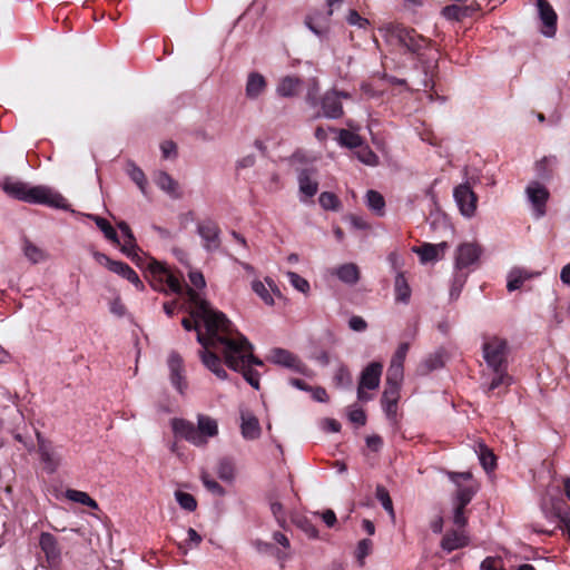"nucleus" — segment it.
Returning <instances> with one entry per match:
<instances>
[{
  "label": "nucleus",
  "instance_id": "8",
  "mask_svg": "<svg viewBox=\"0 0 570 570\" xmlns=\"http://www.w3.org/2000/svg\"><path fill=\"white\" fill-rule=\"evenodd\" d=\"M168 368H169V379L171 385L180 393L185 394L188 383L185 376L184 370V361L181 356L173 351L168 356Z\"/></svg>",
  "mask_w": 570,
  "mask_h": 570
},
{
  "label": "nucleus",
  "instance_id": "52",
  "mask_svg": "<svg viewBox=\"0 0 570 570\" xmlns=\"http://www.w3.org/2000/svg\"><path fill=\"white\" fill-rule=\"evenodd\" d=\"M189 302L193 304V309L190 311V317L193 318V321L189 320V318H183L181 320V325H183V327L186 331H193L194 330L198 334V333H202L200 328H199V323L202 322L204 324V320L203 318H196V317L193 316L194 311H196V303L193 302L190 298H189Z\"/></svg>",
  "mask_w": 570,
  "mask_h": 570
},
{
  "label": "nucleus",
  "instance_id": "56",
  "mask_svg": "<svg viewBox=\"0 0 570 570\" xmlns=\"http://www.w3.org/2000/svg\"><path fill=\"white\" fill-rule=\"evenodd\" d=\"M409 348V343H401L391 360V364L403 366Z\"/></svg>",
  "mask_w": 570,
  "mask_h": 570
},
{
  "label": "nucleus",
  "instance_id": "59",
  "mask_svg": "<svg viewBox=\"0 0 570 570\" xmlns=\"http://www.w3.org/2000/svg\"><path fill=\"white\" fill-rule=\"evenodd\" d=\"M465 508L454 504L453 511V523L459 528H464L468 523V519L464 514Z\"/></svg>",
  "mask_w": 570,
  "mask_h": 570
},
{
  "label": "nucleus",
  "instance_id": "64",
  "mask_svg": "<svg viewBox=\"0 0 570 570\" xmlns=\"http://www.w3.org/2000/svg\"><path fill=\"white\" fill-rule=\"evenodd\" d=\"M348 326L352 331L363 332L367 328V323L363 317L354 315L350 318Z\"/></svg>",
  "mask_w": 570,
  "mask_h": 570
},
{
  "label": "nucleus",
  "instance_id": "44",
  "mask_svg": "<svg viewBox=\"0 0 570 570\" xmlns=\"http://www.w3.org/2000/svg\"><path fill=\"white\" fill-rule=\"evenodd\" d=\"M320 205L326 210H338L341 200L338 197L330 191H323L318 197Z\"/></svg>",
  "mask_w": 570,
  "mask_h": 570
},
{
  "label": "nucleus",
  "instance_id": "6",
  "mask_svg": "<svg viewBox=\"0 0 570 570\" xmlns=\"http://www.w3.org/2000/svg\"><path fill=\"white\" fill-rule=\"evenodd\" d=\"M483 357L489 368L500 371L508 366V343L497 336L489 338L482 345Z\"/></svg>",
  "mask_w": 570,
  "mask_h": 570
},
{
  "label": "nucleus",
  "instance_id": "12",
  "mask_svg": "<svg viewBox=\"0 0 570 570\" xmlns=\"http://www.w3.org/2000/svg\"><path fill=\"white\" fill-rule=\"evenodd\" d=\"M527 196L538 217L546 214V204L549 198V190L538 181H531L527 186Z\"/></svg>",
  "mask_w": 570,
  "mask_h": 570
},
{
  "label": "nucleus",
  "instance_id": "34",
  "mask_svg": "<svg viewBox=\"0 0 570 570\" xmlns=\"http://www.w3.org/2000/svg\"><path fill=\"white\" fill-rule=\"evenodd\" d=\"M66 498L72 502H77L87 505L91 509H98V503L86 492L68 489L66 491Z\"/></svg>",
  "mask_w": 570,
  "mask_h": 570
},
{
  "label": "nucleus",
  "instance_id": "43",
  "mask_svg": "<svg viewBox=\"0 0 570 570\" xmlns=\"http://www.w3.org/2000/svg\"><path fill=\"white\" fill-rule=\"evenodd\" d=\"M338 140L342 146L348 148H356L362 144L361 137L357 134H354L347 129L340 130Z\"/></svg>",
  "mask_w": 570,
  "mask_h": 570
},
{
  "label": "nucleus",
  "instance_id": "50",
  "mask_svg": "<svg viewBox=\"0 0 570 570\" xmlns=\"http://www.w3.org/2000/svg\"><path fill=\"white\" fill-rule=\"evenodd\" d=\"M286 276L291 285L301 293L306 294L309 291V283L295 272H287Z\"/></svg>",
  "mask_w": 570,
  "mask_h": 570
},
{
  "label": "nucleus",
  "instance_id": "14",
  "mask_svg": "<svg viewBox=\"0 0 570 570\" xmlns=\"http://www.w3.org/2000/svg\"><path fill=\"white\" fill-rule=\"evenodd\" d=\"M539 17L542 22V33L547 37H553L557 31L558 16L548 0H537Z\"/></svg>",
  "mask_w": 570,
  "mask_h": 570
},
{
  "label": "nucleus",
  "instance_id": "1",
  "mask_svg": "<svg viewBox=\"0 0 570 570\" xmlns=\"http://www.w3.org/2000/svg\"><path fill=\"white\" fill-rule=\"evenodd\" d=\"M189 297L196 303L193 316L204 320L206 334L198 333L197 342L203 346L199 356L203 364L219 380L228 377L223 366V361L217 353L223 355L222 343L217 340L220 335L234 336L235 328L224 313L212 308L210 304L194 291H188Z\"/></svg>",
  "mask_w": 570,
  "mask_h": 570
},
{
  "label": "nucleus",
  "instance_id": "49",
  "mask_svg": "<svg viewBox=\"0 0 570 570\" xmlns=\"http://www.w3.org/2000/svg\"><path fill=\"white\" fill-rule=\"evenodd\" d=\"M128 174L131 180L138 186L142 194H146L147 178L145 173L137 166L131 165Z\"/></svg>",
  "mask_w": 570,
  "mask_h": 570
},
{
  "label": "nucleus",
  "instance_id": "2",
  "mask_svg": "<svg viewBox=\"0 0 570 570\" xmlns=\"http://www.w3.org/2000/svg\"><path fill=\"white\" fill-rule=\"evenodd\" d=\"M217 340L222 343L225 365L235 372L242 373L252 387L259 390V374L252 366H262L263 361L254 356V346L247 337L235 330L234 336L224 334Z\"/></svg>",
  "mask_w": 570,
  "mask_h": 570
},
{
  "label": "nucleus",
  "instance_id": "24",
  "mask_svg": "<svg viewBox=\"0 0 570 570\" xmlns=\"http://www.w3.org/2000/svg\"><path fill=\"white\" fill-rule=\"evenodd\" d=\"M266 79L258 72H250L246 82V97L249 99L258 98L266 89Z\"/></svg>",
  "mask_w": 570,
  "mask_h": 570
},
{
  "label": "nucleus",
  "instance_id": "5",
  "mask_svg": "<svg viewBox=\"0 0 570 570\" xmlns=\"http://www.w3.org/2000/svg\"><path fill=\"white\" fill-rule=\"evenodd\" d=\"M383 30L390 43L397 45L404 48L406 52L417 57L431 45L430 39L421 36L413 28L405 27L401 23H389Z\"/></svg>",
  "mask_w": 570,
  "mask_h": 570
},
{
  "label": "nucleus",
  "instance_id": "25",
  "mask_svg": "<svg viewBox=\"0 0 570 570\" xmlns=\"http://www.w3.org/2000/svg\"><path fill=\"white\" fill-rule=\"evenodd\" d=\"M469 544V538L463 532H448L441 541V548L444 551L452 552Z\"/></svg>",
  "mask_w": 570,
  "mask_h": 570
},
{
  "label": "nucleus",
  "instance_id": "33",
  "mask_svg": "<svg viewBox=\"0 0 570 570\" xmlns=\"http://www.w3.org/2000/svg\"><path fill=\"white\" fill-rule=\"evenodd\" d=\"M530 277H531V275L523 269H520V268L511 269L510 273L508 274V283H507L508 291L513 292V291L519 289L522 286L523 282Z\"/></svg>",
  "mask_w": 570,
  "mask_h": 570
},
{
  "label": "nucleus",
  "instance_id": "39",
  "mask_svg": "<svg viewBox=\"0 0 570 570\" xmlns=\"http://www.w3.org/2000/svg\"><path fill=\"white\" fill-rule=\"evenodd\" d=\"M307 91L305 96L306 102L312 106L316 107L320 102L318 94H320V82L317 78L313 77L309 78L306 82Z\"/></svg>",
  "mask_w": 570,
  "mask_h": 570
},
{
  "label": "nucleus",
  "instance_id": "53",
  "mask_svg": "<svg viewBox=\"0 0 570 570\" xmlns=\"http://www.w3.org/2000/svg\"><path fill=\"white\" fill-rule=\"evenodd\" d=\"M252 288L264 301L265 304H267V305L274 304L272 294L268 292V289L265 287V285L261 281L253 282Z\"/></svg>",
  "mask_w": 570,
  "mask_h": 570
},
{
  "label": "nucleus",
  "instance_id": "13",
  "mask_svg": "<svg viewBox=\"0 0 570 570\" xmlns=\"http://www.w3.org/2000/svg\"><path fill=\"white\" fill-rule=\"evenodd\" d=\"M39 546L46 556L48 564L51 568L57 567L61 561V549L57 538L49 532H42L39 538Z\"/></svg>",
  "mask_w": 570,
  "mask_h": 570
},
{
  "label": "nucleus",
  "instance_id": "45",
  "mask_svg": "<svg viewBox=\"0 0 570 570\" xmlns=\"http://www.w3.org/2000/svg\"><path fill=\"white\" fill-rule=\"evenodd\" d=\"M175 498L181 509L193 512L197 508V501L190 493L176 491Z\"/></svg>",
  "mask_w": 570,
  "mask_h": 570
},
{
  "label": "nucleus",
  "instance_id": "63",
  "mask_svg": "<svg viewBox=\"0 0 570 570\" xmlns=\"http://www.w3.org/2000/svg\"><path fill=\"white\" fill-rule=\"evenodd\" d=\"M189 281L195 288L202 289L206 286L205 277L202 272L190 271L188 273Z\"/></svg>",
  "mask_w": 570,
  "mask_h": 570
},
{
  "label": "nucleus",
  "instance_id": "22",
  "mask_svg": "<svg viewBox=\"0 0 570 570\" xmlns=\"http://www.w3.org/2000/svg\"><path fill=\"white\" fill-rule=\"evenodd\" d=\"M302 79L295 76H285L283 77L277 87L276 92L281 97L289 98L294 97L298 94L302 87Z\"/></svg>",
  "mask_w": 570,
  "mask_h": 570
},
{
  "label": "nucleus",
  "instance_id": "60",
  "mask_svg": "<svg viewBox=\"0 0 570 570\" xmlns=\"http://www.w3.org/2000/svg\"><path fill=\"white\" fill-rule=\"evenodd\" d=\"M358 159L366 165L374 166L377 164L379 157L370 148H364L358 151Z\"/></svg>",
  "mask_w": 570,
  "mask_h": 570
},
{
  "label": "nucleus",
  "instance_id": "61",
  "mask_svg": "<svg viewBox=\"0 0 570 570\" xmlns=\"http://www.w3.org/2000/svg\"><path fill=\"white\" fill-rule=\"evenodd\" d=\"M424 366L426 368V372H431V371L442 367L443 366L442 356L440 354L430 355L424 361Z\"/></svg>",
  "mask_w": 570,
  "mask_h": 570
},
{
  "label": "nucleus",
  "instance_id": "42",
  "mask_svg": "<svg viewBox=\"0 0 570 570\" xmlns=\"http://www.w3.org/2000/svg\"><path fill=\"white\" fill-rule=\"evenodd\" d=\"M120 229L122 236L125 237V245L120 247V249H140L136 244V238L126 222H119L117 224Z\"/></svg>",
  "mask_w": 570,
  "mask_h": 570
},
{
  "label": "nucleus",
  "instance_id": "47",
  "mask_svg": "<svg viewBox=\"0 0 570 570\" xmlns=\"http://www.w3.org/2000/svg\"><path fill=\"white\" fill-rule=\"evenodd\" d=\"M335 384L340 387H348L352 384V375L347 366L341 364L333 377Z\"/></svg>",
  "mask_w": 570,
  "mask_h": 570
},
{
  "label": "nucleus",
  "instance_id": "55",
  "mask_svg": "<svg viewBox=\"0 0 570 570\" xmlns=\"http://www.w3.org/2000/svg\"><path fill=\"white\" fill-rule=\"evenodd\" d=\"M346 21L348 22V24L356 26L361 29H366L370 26V21L366 18L362 17L354 9L350 10V12L346 17Z\"/></svg>",
  "mask_w": 570,
  "mask_h": 570
},
{
  "label": "nucleus",
  "instance_id": "46",
  "mask_svg": "<svg viewBox=\"0 0 570 570\" xmlns=\"http://www.w3.org/2000/svg\"><path fill=\"white\" fill-rule=\"evenodd\" d=\"M218 478L223 481H232L234 479V464L229 459H222L217 466Z\"/></svg>",
  "mask_w": 570,
  "mask_h": 570
},
{
  "label": "nucleus",
  "instance_id": "15",
  "mask_svg": "<svg viewBox=\"0 0 570 570\" xmlns=\"http://www.w3.org/2000/svg\"><path fill=\"white\" fill-rule=\"evenodd\" d=\"M321 107L326 118L338 119L344 115L343 106L336 89L327 90L321 98Z\"/></svg>",
  "mask_w": 570,
  "mask_h": 570
},
{
  "label": "nucleus",
  "instance_id": "16",
  "mask_svg": "<svg viewBox=\"0 0 570 570\" xmlns=\"http://www.w3.org/2000/svg\"><path fill=\"white\" fill-rule=\"evenodd\" d=\"M197 229L200 237L205 242L204 246L207 249L218 248L220 246L219 227L214 220L205 219L200 222L197 226Z\"/></svg>",
  "mask_w": 570,
  "mask_h": 570
},
{
  "label": "nucleus",
  "instance_id": "32",
  "mask_svg": "<svg viewBox=\"0 0 570 570\" xmlns=\"http://www.w3.org/2000/svg\"><path fill=\"white\" fill-rule=\"evenodd\" d=\"M196 428L207 441L218 434L217 421L207 415H198Z\"/></svg>",
  "mask_w": 570,
  "mask_h": 570
},
{
  "label": "nucleus",
  "instance_id": "9",
  "mask_svg": "<svg viewBox=\"0 0 570 570\" xmlns=\"http://www.w3.org/2000/svg\"><path fill=\"white\" fill-rule=\"evenodd\" d=\"M171 428L176 435L185 439L196 446H204L207 440L202 435L197 428L189 421L184 419H173Z\"/></svg>",
  "mask_w": 570,
  "mask_h": 570
},
{
  "label": "nucleus",
  "instance_id": "21",
  "mask_svg": "<svg viewBox=\"0 0 570 570\" xmlns=\"http://www.w3.org/2000/svg\"><path fill=\"white\" fill-rule=\"evenodd\" d=\"M335 275L342 283L353 286L360 279V271L354 263H345L334 268Z\"/></svg>",
  "mask_w": 570,
  "mask_h": 570
},
{
  "label": "nucleus",
  "instance_id": "40",
  "mask_svg": "<svg viewBox=\"0 0 570 570\" xmlns=\"http://www.w3.org/2000/svg\"><path fill=\"white\" fill-rule=\"evenodd\" d=\"M375 497L381 502L383 509L392 517L394 518V509H393V502L390 497L389 491L385 487L377 484L375 489Z\"/></svg>",
  "mask_w": 570,
  "mask_h": 570
},
{
  "label": "nucleus",
  "instance_id": "23",
  "mask_svg": "<svg viewBox=\"0 0 570 570\" xmlns=\"http://www.w3.org/2000/svg\"><path fill=\"white\" fill-rule=\"evenodd\" d=\"M480 10L479 4L459 6L450 4L443 8L442 14L449 20L460 21L466 17H471L475 11Z\"/></svg>",
  "mask_w": 570,
  "mask_h": 570
},
{
  "label": "nucleus",
  "instance_id": "62",
  "mask_svg": "<svg viewBox=\"0 0 570 570\" xmlns=\"http://www.w3.org/2000/svg\"><path fill=\"white\" fill-rule=\"evenodd\" d=\"M449 479L455 484H462L461 481L472 482V473L469 471L465 472H448Z\"/></svg>",
  "mask_w": 570,
  "mask_h": 570
},
{
  "label": "nucleus",
  "instance_id": "57",
  "mask_svg": "<svg viewBox=\"0 0 570 570\" xmlns=\"http://www.w3.org/2000/svg\"><path fill=\"white\" fill-rule=\"evenodd\" d=\"M161 154L165 159L168 158H176L177 153V145L173 140H165L160 145Z\"/></svg>",
  "mask_w": 570,
  "mask_h": 570
},
{
  "label": "nucleus",
  "instance_id": "19",
  "mask_svg": "<svg viewBox=\"0 0 570 570\" xmlns=\"http://www.w3.org/2000/svg\"><path fill=\"white\" fill-rule=\"evenodd\" d=\"M400 397V387L393 385H386L382 394L381 403L387 417H394L396 415L397 402Z\"/></svg>",
  "mask_w": 570,
  "mask_h": 570
},
{
  "label": "nucleus",
  "instance_id": "4",
  "mask_svg": "<svg viewBox=\"0 0 570 570\" xmlns=\"http://www.w3.org/2000/svg\"><path fill=\"white\" fill-rule=\"evenodd\" d=\"M128 257L131 258L140 268H146L153 276L159 278V281H165L169 287V289L175 294L186 293L189 298L188 291L191 289L196 293V291L188 286L184 285L178 277H176L163 263L156 261L154 257L149 256L147 252H125ZM200 296V294L197 292Z\"/></svg>",
  "mask_w": 570,
  "mask_h": 570
},
{
  "label": "nucleus",
  "instance_id": "30",
  "mask_svg": "<svg viewBox=\"0 0 570 570\" xmlns=\"http://www.w3.org/2000/svg\"><path fill=\"white\" fill-rule=\"evenodd\" d=\"M299 190L307 197H313L318 190V183L312 178L311 170L303 169L298 175Z\"/></svg>",
  "mask_w": 570,
  "mask_h": 570
},
{
  "label": "nucleus",
  "instance_id": "58",
  "mask_svg": "<svg viewBox=\"0 0 570 570\" xmlns=\"http://www.w3.org/2000/svg\"><path fill=\"white\" fill-rule=\"evenodd\" d=\"M480 568L481 570H503V563L500 558L487 557Z\"/></svg>",
  "mask_w": 570,
  "mask_h": 570
},
{
  "label": "nucleus",
  "instance_id": "20",
  "mask_svg": "<svg viewBox=\"0 0 570 570\" xmlns=\"http://www.w3.org/2000/svg\"><path fill=\"white\" fill-rule=\"evenodd\" d=\"M240 431L244 439L255 440L261 435V426L257 417L249 412H242Z\"/></svg>",
  "mask_w": 570,
  "mask_h": 570
},
{
  "label": "nucleus",
  "instance_id": "10",
  "mask_svg": "<svg viewBox=\"0 0 570 570\" xmlns=\"http://www.w3.org/2000/svg\"><path fill=\"white\" fill-rule=\"evenodd\" d=\"M454 199L460 208V212L466 216L471 217L474 215L476 209L478 197L475 193L472 190L470 185L461 184L454 188L453 191Z\"/></svg>",
  "mask_w": 570,
  "mask_h": 570
},
{
  "label": "nucleus",
  "instance_id": "31",
  "mask_svg": "<svg viewBox=\"0 0 570 570\" xmlns=\"http://www.w3.org/2000/svg\"><path fill=\"white\" fill-rule=\"evenodd\" d=\"M365 203L368 209L376 216H383L385 213V199L382 194L376 190L366 193Z\"/></svg>",
  "mask_w": 570,
  "mask_h": 570
},
{
  "label": "nucleus",
  "instance_id": "41",
  "mask_svg": "<svg viewBox=\"0 0 570 570\" xmlns=\"http://www.w3.org/2000/svg\"><path fill=\"white\" fill-rule=\"evenodd\" d=\"M404 367L401 365L390 364L386 372V385L401 387L403 381Z\"/></svg>",
  "mask_w": 570,
  "mask_h": 570
},
{
  "label": "nucleus",
  "instance_id": "3",
  "mask_svg": "<svg viewBox=\"0 0 570 570\" xmlns=\"http://www.w3.org/2000/svg\"><path fill=\"white\" fill-rule=\"evenodd\" d=\"M2 189L8 196L29 204H40L58 209H67L69 206L61 194L46 186H30L28 183L8 178L3 181Z\"/></svg>",
  "mask_w": 570,
  "mask_h": 570
},
{
  "label": "nucleus",
  "instance_id": "11",
  "mask_svg": "<svg viewBox=\"0 0 570 570\" xmlns=\"http://www.w3.org/2000/svg\"><path fill=\"white\" fill-rule=\"evenodd\" d=\"M268 361L296 373H304L306 368L305 364L296 355L281 347H275L271 351Z\"/></svg>",
  "mask_w": 570,
  "mask_h": 570
},
{
  "label": "nucleus",
  "instance_id": "48",
  "mask_svg": "<svg viewBox=\"0 0 570 570\" xmlns=\"http://www.w3.org/2000/svg\"><path fill=\"white\" fill-rule=\"evenodd\" d=\"M373 543L370 539H362L356 547L355 558L361 567L365 563V558L372 552Z\"/></svg>",
  "mask_w": 570,
  "mask_h": 570
},
{
  "label": "nucleus",
  "instance_id": "35",
  "mask_svg": "<svg viewBox=\"0 0 570 570\" xmlns=\"http://www.w3.org/2000/svg\"><path fill=\"white\" fill-rule=\"evenodd\" d=\"M479 460L487 472L492 471L497 465V458L493 452L483 443L479 444Z\"/></svg>",
  "mask_w": 570,
  "mask_h": 570
},
{
  "label": "nucleus",
  "instance_id": "18",
  "mask_svg": "<svg viewBox=\"0 0 570 570\" xmlns=\"http://www.w3.org/2000/svg\"><path fill=\"white\" fill-rule=\"evenodd\" d=\"M96 261L106 266L109 271L120 275L127 281L130 278L129 274H135V271L126 263L119 261H112L101 252H95Z\"/></svg>",
  "mask_w": 570,
  "mask_h": 570
},
{
  "label": "nucleus",
  "instance_id": "17",
  "mask_svg": "<svg viewBox=\"0 0 570 570\" xmlns=\"http://www.w3.org/2000/svg\"><path fill=\"white\" fill-rule=\"evenodd\" d=\"M480 252H458L455 256L454 268L460 275H469L474 271L480 261Z\"/></svg>",
  "mask_w": 570,
  "mask_h": 570
},
{
  "label": "nucleus",
  "instance_id": "51",
  "mask_svg": "<svg viewBox=\"0 0 570 570\" xmlns=\"http://www.w3.org/2000/svg\"><path fill=\"white\" fill-rule=\"evenodd\" d=\"M202 482L204 487L210 491L213 494L223 497L225 495V489L214 479H212L207 473L202 475Z\"/></svg>",
  "mask_w": 570,
  "mask_h": 570
},
{
  "label": "nucleus",
  "instance_id": "36",
  "mask_svg": "<svg viewBox=\"0 0 570 570\" xmlns=\"http://www.w3.org/2000/svg\"><path fill=\"white\" fill-rule=\"evenodd\" d=\"M557 164V158L554 156L543 157L541 160L537 161L535 170L540 178L549 179L552 175L551 167Z\"/></svg>",
  "mask_w": 570,
  "mask_h": 570
},
{
  "label": "nucleus",
  "instance_id": "54",
  "mask_svg": "<svg viewBox=\"0 0 570 570\" xmlns=\"http://www.w3.org/2000/svg\"><path fill=\"white\" fill-rule=\"evenodd\" d=\"M466 281V275H460L459 273H454L452 286L450 289V297L452 299H456L462 291V287Z\"/></svg>",
  "mask_w": 570,
  "mask_h": 570
},
{
  "label": "nucleus",
  "instance_id": "26",
  "mask_svg": "<svg viewBox=\"0 0 570 570\" xmlns=\"http://www.w3.org/2000/svg\"><path fill=\"white\" fill-rule=\"evenodd\" d=\"M394 294L395 301L399 303L407 304L411 298V287L403 274V272L397 271L394 279Z\"/></svg>",
  "mask_w": 570,
  "mask_h": 570
},
{
  "label": "nucleus",
  "instance_id": "38",
  "mask_svg": "<svg viewBox=\"0 0 570 570\" xmlns=\"http://www.w3.org/2000/svg\"><path fill=\"white\" fill-rule=\"evenodd\" d=\"M97 227L104 233L105 237L114 243V245H120L118 239L117 232L112 227V225L102 217H95Z\"/></svg>",
  "mask_w": 570,
  "mask_h": 570
},
{
  "label": "nucleus",
  "instance_id": "28",
  "mask_svg": "<svg viewBox=\"0 0 570 570\" xmlns=\"http://www.w3.org/2000/svg\"><path fill=\"white\" fill-rule=\"evenodd\" d=\"M38 440V451L41 458V461L46 464V466L53 472L57 468V461L55 459V454L52 452L51 445L47 442L41 434L37 433Z\"/></svg>",
  "mask_w": 570,
  "mask_h": 570
},
{
  "label": "nucleus",
  "instance_id": "29",
  "mask_svg": "<svg viewBox=\"0 0 570 570\" xmlns=\"http://www.w3.org/2000/svg\"><path fill=\"white\" fill-rule=\"evenodd\" d=\"M478 492V485L473 482L469 484L456 485V492L454 497V504L466 507Z\"/></svg>",
  "mask_w": 570,
  "mask_h": 570
},
{
  "label": "nucleus",
  "instance_id": "37",
  "mask_svg": "<svg viewBox=\"0 0 570 570\" xmlns=\"http://www.w3.org/2000/svg\"><path fill=\"white\" fill-rule=\"evenodd\" d=\"M494 376L490 384L488 385V393L493 392L494 390L499 389L500 386H509L511 384V376L508 374L507 368H501L500 371H493Z\"/></svg>",
  "mask_w": 570,
  "mask_h": 570
},
{
  "label": "nucleus",
  "instance_id": "7",
  "mask_svg": "<svg viewBox=\"0 0 570 570\" xmlns=\"http://www.w3.org/2000/svg\"><path fill=\"white\" fill-rule=\"evenodd\" d=\"M383 372V364L380 362H371L362 371L358 386H357V399L361 402H367L371 400V395L364 390H375L380 385L381 375Z\"/></svg>",
  "mask_w": 570,
  "mask_h": 570
},
{
  "label": "nucleus",
  "instance_id": "27",
  "mask_svg": "<svg viewBox=\"0 0 570 570\" xmlns=\"http://www.w3.org/2000/svg\"><path fill=\"white\" fill-rule=\"evenodd\" d=\"M155 183L161 190L166 191L173 198L180 197L178 183L166 171L157 173Z\"/></svg>",
  "mask_w": 570,
  "mask_h": 570
}]
</instances>
